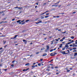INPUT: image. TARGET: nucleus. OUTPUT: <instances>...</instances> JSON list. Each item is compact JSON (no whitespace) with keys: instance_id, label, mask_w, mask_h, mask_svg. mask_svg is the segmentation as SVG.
<instances>
[{"instance_id":"4c0bfd02","label":"nucleus","mask_w":77,"mask_h":77,"mask_svg":"<svg viewBox=\"0 0 77 77\" xmlns=\"http://www.w3.org/2000/svg\"><path fill=\"white\" fill-rule=\"evenodd\" d=\"M73 52H76V51H77V50H74L73 51Z\"/></svg>"},{"instance_id":"49530a36","label":"nucleus","mask_w":77,"mask_h":77,"mask_svg":"<svg viewBox=\"0 0 77 77\" xmlns=\"http://www.w3.org/2000/svg\"><path fill=\"white\" fill-rule=\"evenodd\" d=\"M14 62H15V60H14L12 62V63H14Z\"/></svg>"},{"instance_id":"a18cd8bd","label":"nucleus","mask_w":77,"mask_h":77,"mask_svg":"<svg viewBox=\"0 0 77 77\" xmlns=\"http://www.w3.org/2000/svg\"><path fill=\"white\" fill-rule=\"evenodd\" d=\"M49 11H46V13H47V12H49Z\"/></svg>"},{"instance_id":"7ed1b4c3","label":"nucleus","mask_w":77,"mask_h":77,"mask_svg":"<svg viewBox=\"0 0 77 77\" xmlns=\"http://www.w3.org/2000/svg\"><path fill=\"white\" fill-rule=\"evenodd\" d=\"M55 54H57V53H51L50 54V56H55Z\"/></svg>"},{"instance_id":"4d7b16f0","label":"nucleus","mask_w":77,"mask_h":77,"mask_svg":"<svg viewBox=\"0 0 77 77\" xmlns=\"http://www.w3.org/2000/svg\"><path fill=\"white\" fill-rule=\"evenodd\" d=\"M66 33V32H62V33Z\"/></svg>"},{"instance_id":"5fc2aeb1","label":"nucleus","mask_w":77,"mask_h":77,"mask_svg":"<svg viewBox=\"0 0 77 77\" xmlns=\"http://www.w3.org/2000/svg\"><path fill=\"white\" fill-rule=\"evenodd\" d=\"M12 21H15V19H13L12 20Z\"/></svg>"},{"instance_id":"37998d69","label":"nucleus","mask_w":77,"mask_h":77,"mask_svg":"<svg viewBox=\"0 0 77 77\" xmlns=\"http://www.w3.org/2000/svg\"><path fill=\"white\" fill-rule=\"evenodd\" d=\"M35 64H36V63H33V65H35Z\"/></svg>"},{"instance_id":"680f3d73","label":"nucleus","mask_w":77,"mask_h":77,"mask_svg":"<svg viewBox=\"0 0 77 77\" xmlns=\"http://www.w3.org/2000/svg\"><path fill=\"white\" fill-rule=\"evenodd\" d=\"M75 75V73H73V75Z\"/></svg>"},{"instance_id":"f03ea898","label":"nucleus","mask_w":77,"mask_h":77,"mask_svg":"<svg viewBox=\"0 0 77 77\" xmlns=\"http://www.w3.org/2000/svg\"><path fill=\"white\" fill-rule=\"evenodd\" d=\"M69 47V46L68 45V44H66L64 48H66V49H68V48Z\"/></svg>"},{"instance_id":"8fccbe9b","label":"nucleus","mask_w":77,"mask_h":77,"mask_svg":"<svg viewBox=\"0 0 77 77\" xmlns=\"http://www.w3.org/2000/svg\"><path fill=\"white\" fill-rule=\"evenodd\" d=\"M55 68H58V67L57 66L55 67Z\"/></svg>"},{"instance_id":"c9c22d12","label":"nucleus","mask_w":77,"mask_h":77,"mask_svg":"<svg viewBox=\"0 0 77 77\" xmlns=\"http://www.w3.org/2000/svg\"><path fill=\"white\" fill-rule=\"evenodd\" d=\"M14 66V64H12L11 65V66H12V67H13Z\"/></svg>"},{"instance_id":"79ce46f5","label":"nucleus","mask_w":77,"mask_h":77,"mask_svg":"<svg viewBox=\"0 0 77 77\" xmlns=\"http://www.w3.org/2000/svg\"><path fill=\"white\" fill-rule=\"evenodd\" d=\"M65 39V37H63V38H62V39L63 40V39Z\"/></svg>"},{"instance_id":"0eeeda50","label":"nucleus","mask_w":77,"mask_h":77,"mask_svg":"<svg viewBox=\"0 0 77 77\" xmlns=\"http://www.w3.org/2000/svg\"><path fill=\"white\" fill-rule=\"evenodd\" d=\"M25 20H23V21H20V22L19 23V24H22V23H23V22H24V21Z\"/></svg>"},{"instance_id":"72a5a7b5","label":"nucleus","mask_w":77,"mask_h":77,"mask_svg":"<svg viewBox=\"0 0 77 77\" xmlns=\"http://www.w3.org/2000/svg\"><path fill=\"white\" fill-rule=\"evenodd\" d=\"M73 50H76V48H73Z\"/></svg>"},{"instance_id":"13d9d810","label":"nucleus","mask_w":77,"mask_h":77,"mask_svg":"<svg viewBox=\"0 0 77 77\" xmlns=\"http://www.w3.org/2000/svg\"><path fill=\"white\" fill-rule=\"evenodd\" d=\"M56 18H59V16H57L56 17Z\"/></svg>"},{"instance_id":"6e6552de","label":"nucleus","mask_w":77,"mask_h":77,"mask_svg":"<svg viewBox=\"0 0 77 77\" xmlns=\"http://www.w3.org/2000/svg\"><path fill=\"white\" fill-rule=\"evenodd\" d=\"M47 54L45 53L42 56H43V57L46 56H47Z\"/></svg>"},{"instance_id":"2eb2a0df","label":"nucleus","mask_w":77,"mask_h":77,"mask_svg":"<svg viewBox=\"0 0 77 77\" xmlns=\"http://www.w3.org/2000/svg\"><path fill=\"white\" fill-rule=\"evenodd\" d=\"M26 66H29V63H28L25 64Z\"/></svg>"},{"instance_id":"58836bf2","label":"nucleus","mask_w":77,"mask_h":77,"mask_svg":"<svg viewBox=\"0 0 77 77\" xmlns=\"http://www.w3.org/2000/svg\"><path fill=\"white\" fill-rule=\"evenodd\" d=\"M39 52H37L36 53V54H39Z\"/></svg>"},{"instance_id":"0e129e2a","label":"nucleus","mask_w":77,"mask_h":77,"mask_svg":"<svg viewBox=\"0 0 77 77\" xmlns=\"http://www.w3.org/2000/svg\"><path fill=\"white\" fill-rule=\"evenodd\" d=\"M65 50V48H63L62 49V50Z\"/></svg>"},{"instance_id":"aec40b11","label":"nucleus","mask_w":77,"mask_h":77,"mask_svg":"<svg viewBox=\"0 0 77 77\" xmlns=\"http://www.w3.org/2000/svg\"><path fill=\"white\" fill-rule=\"evenodd\" d=\"M55 40L56 41H57V42L59 41V40H58V39H55Z\"/></svg>"},{"instance_id":"ddd939ff","label":"nucleus","mask_w":77,"mask_h":77,"mask_svg":"<svg viewBox=\"0 0 77 77\" xmlns=\"http://www.w3.org/2000/svg\"><path fill=\"white\" fill-rule=\"evenodd\" d=\"M3 23H4V21H2V22H0V24H3Z\"/></svg>"},{"instance_id":"a19ab883","label":"nucleus","mask_w":77,"mask_h":77,"mask_svg":"<svg viewBox=\"0 0 77 77\" xmlns=\"http://www.w3.org/2000/svg\"><path fill=\"white\" fill-rule=\"evenodd\" d=\"M70 71V70H67V72H69Z\"/></svg>"},{"instance_id":"69168bd1","label":"nucleus","mask_w":77,"mask_h":77,"mask_svg":"<svg viewBox=\"0 0 77 77\" xmlns=\"http://www.w3.org/2000/svg\"><path fill=\"white\" fill-rule=\"evenodd\" d=\"M43 60V59H40L41 61H42V60Z\"/></svg>"},{"instance_id":"393cba45","label":"nucleus","mask_w":77,"mask_h":77,"mask_svg":"<svg viewBox=\"0 0 77 77\" xmlns=\"http://www.w3.org/2000/svg\"><path fill=\"white\" fill-rule=\"evenodd\" d=\"M32 68H35V66L34 65L33 66H32Z\"/></svg>"},{"instance_id":"774afa93","label":"nucleus","mask_w":77,"mask_h":77,"mask_svg":"<svg viewBox=\"0 0 77 77\" xmlns=\"http://www.w3.org/2000/svg\"><path fill=\"white\" fill-rule=\"evenodd\" d=\"M12 73H13V72H11V73H9V74H12Z\"/></svg>"},{"instance_id":"e433bc0d","label":"nucleus","mask_w":77,"mask_h":77,"mask_svg":"<svg viewBox=\"0 0 77 77\" xmlns=\"http://www.w3.org/2000/svg\"><path fill=\"white\" fill-rule=\"evenodd\" d=\"M15 9H17V8H18V7H16L14 8Z\"/></svg>"},{"instance_id":"de8ad7c7","label":"nucleus","mask_w":77,"mask_h":77,"mask_svg":"<svg viewBox=\"0 0 77 77\" xmlns=\"http://www.w3.org/2000/svg\"><path fill=\"white\" fill-rule=\"evenodd\" d=\"M3 12V11H1L0 12V14H2Z\"/></svg>"},{"instance_id":"338daca9","label":"nucleus","mask_w":77,"mask_h":77,"mask_svg":"<svg viewBox=\"0 0 77 77\" xmlns=\"http://www.w3.org/2000/svg\"><path fill=\"white\" fill-rule=\"evenodd\" d=\"M36 5H38V3H37Z\"/></svg>"},{"instance_id":"c85d7f7f","label":"nucleus","mask_w":77,"mask_h":77,"mask_svg":"<svg viewBox=\"0 0 77 77\" xmlns=\"http://www.w3.org/2000/svg\"><path fill=\"white\" fill-rule=\"evenodd\" d=\"M63 41V40L62 39H61L60 40V42H62Z\"/></svg>"},{"instance_id":"bb28decb","label":"nucleus","mask_w":77,"mask_h":77,"mask_svg":"<svg viewBox=\"0 0 77 77\" xmlns=\"http://www.w3.org/2000/svg\"><path fill=\"white\" fill-rule=\"evenodd\" d=\"M53 50V51H55V50H56V48H55Z\"/></svg>"},{"instance_id":"c03bdc74","label":"nucleus","mask_w":77,"mask_h":77,"mask_svg":"<svg viewBox=\"0 0 77 77\" xmlns=\"http://www.w3.org/2000/svg\"><path fill=\"white\" fill-rule=\"evenodd\" d=\"M46 14V12L43 13L42 14V15H44V14Z\"/></svg>"},{"instance_id":"052dcab7","label":"nucleus","mask_w":77,"mask_h":77,"mask_svg":"<svg viewBox=\"0 0 77 77\" xmlns=\"http://www.w3.org/2000/svg\"><path fill=\"white\" fill-rule=\"evenodd\" d=\"M70 47H72V45H70Z\"/></svg>"},{"instance_id":"a211bd4d","label":"nucleus","mask_w":77,"mask_h":77,"mask_svg":"<svg viewBox=\"0 0 77 77\" xmlns=\"http://www.w3.org/2000/svg\"><path fill=\"white\" fill-rule=\"evenodd\" d=\"M38 24H39V23H42V21H40L39 22H38Z\"/></svg>"},{"instance_id":"cd10ccee","label":"nucleus","mask_w":77,"mask_h":77,"mask_svg":"<svg viewBox=\"0 0 77 77\" xmlns=\"http://www.w3.org/2000/svg\"><path fill=\"white\" fill-rule=\"evenodd\" d=\"M30 21V20H26V22H28V21Z\"/></svg>"},{"instance_id":"3c124183","label":"nucleus","mask_w":77,"mask_h":77,"mask_svg":"<svg viewBox=\"0 0 77 77\" xmlns=\"http://www.w3.org/2000/svg\"><path fill=\"white\" fill-rule=\"evenodd\" d=\"M2 61H3V60H1V61H0L1 62H2Z\"/></svg>"},{"instance_id":"20e7f679","label":"nucleus","mask_w":77,"mask_h":77,"mask_svg":"<svg viewBox=\"0 0 77 77\" xmlns=\"http://www.w3.org/2000/svg\"><path fill=\"white\" fill-rule=\"evenodd\" d=\"M23 42H25V44H27V41H26V40H25L24 39L23 40Z\"/></svg>"},{"instance_id":"9b49d317","label":"nucleus","mask_w":77,"mask_h":77,"mask_svg":"<svg viewBox=\"0 0 77 77\" xmlns=\"http://www.w3.org/2000/svg\"><path fill=\"white\" fill-rule=\"evenodd\" d=\"M18 35H16L14 37V38H12V39H15V38H17V36H18Z\"/></svg>"},{"instance_id":"6e6d98bb","label":"nucleus","mask_w":77,"mask_h":77,"mask_svg":"<svg viewBox=\"0 0 77 77\" xmlns=\"http://www.w3.org/2000/svg\"><path fill=\"white\" fill-rule=\"evenodd\" d=\"M8 46L7 45H5V47L4 48H6V47H7Z\"/></svg>"},{"instance_id":"412c9836","label":"nucleus","mask_w":77,"mask_h":77,"mask_svg":"<svg viewBox=\"0 0 77 77\" xmlns=\"http://www.w3.org/2000/svg\"><path fill=\"white\" fill-rule=\"evenodd\" d=\"M53 51V49H51L50 50V52H52V51Z\"/></svg>"},{"instance_id":"4468645a","label":"nucleus","mask_w":77,"mask_h":77,"mask_svg":"<svg viewBox=\"0 0 77 77\" xmlns=\"http://www.w3.org/2000/svg\"><path fill=\"white\" fill-rule=\"evenodd\" d=\"M49 17V16H46L45 17V18H48Z\"/></svg>"},{"instance_id":"4be33fe9","label":"nucleus","mask_w":77,"mask_h":77,"mask_svg":"<svg viewBox=\"0 0 77 77\" xmlns=\"http://www.w3.org/2000/svg\"><path fill=\"white\" fill-rule=\"evenodd\" d=\"M77 53H75L74 56H77Z\"/></svg>"},{"instance_id":"603ef678","label":"nucleus","mask_w":77,"mask_h":77,"mask_svg":"<svg viewBox=\"0 0 77 77\" xmlns=\"http://www.w3.org/2000/svg\"><path fill=\"white\" fill-rule=\"evenodd\" d=\"M64 43H65V42H62V44H64Z\"/></svg>"},{"instance_id":"1a4fd4ad","label":"nucleus","mask_w":77,"mask_h":77,"mask_svg":"<svg viewBox=\"0 0 77 77\" xmlns=\"http://www.w3.org/2000/svg\"><path fill=\"white\" fill-rule=\"evenodd\" d=\"M61 53L62 54H65V51H64L63 52H61Z\"/></svg>"},{"instance_id":"423d86ee","label":"nucleus","mask_w":77,"mask_h":77,"mask_svg":"<svg viewBox=\"0 0 77 77\" xmlns=\"http://www.w3.org/2000/svg\"><path fill=\"white\" fill-rule=\"evenodd\" d=\"M44 17H45V16L44 15L42 16H41V19H44Z\"/></svg>"},{"instance_id":"9d476101","label":"nucleus","mask_w":77,"mask_h":77,"mask_svg":"<svg viewBox=\"0 0 77 77\" xmlns=\"http://www.w3.org/2000/svg\"><path fill=\"white\" fill-rule=\"evenodd\" d=\"M21 21V20H19L17 21V23H20Z\"/></svg>"},{"instance_id":"473e14b6","label":"nucleus","mask_w":77,"mask_h":77,"mask_svg":"<svg viewBox=\"0 0 77 77\" xmlns=\"http://www.w3.org/2000/svg\"><path fill=\"white\" fill-rule=\"evenodd\" d=\"M49 14H50L47 13V14H46V15H49Z\"/></svg>"},{"instance_id":"f704fd0d","label":"nucleus","mask_w":77,"mask_h":77,"mask_svg":"<svg viewBox=\"0 0 77 77\" xmlns=\"http://www.w3.org/2000/svg\"><path fill=\"white\" fill-rule=\"evenodd\" d=\"M74 42V40H72L71 42H70L71 43H72V42Z\"/></svg>"},{"instance_id":"6ab92c4d","label":"nucleus","mask_w":77,"mask_h":77,"mask_svg":"<svg viewBox=\"0 0 77 77\" xmlns=\"http://www.w3.org/2000/svg\"><path fill=\"white\" fill-rule=\"evenodd\" d=\"M44 49H45L44 48H42V49H41V50H42V51L44 50Z\"/></svg>"},{"instance_id":"5701e85b","label":"nucleus","mask_w":77,"mask_h":77,"mask_svg":"<svg viewBox=\"0 0 77 77\" xmlns=\"http://www.w3.org/2000/svg\"><path fill=\"white\" fill-rule=\"evenodd\" d=\"M54 44H58V42H55L54 43Z\"/></svg>"},{"instance_id":"39448f33","label":"nucleus","mask_w":77,"mask_h":77,"mask_svg":"<svg viewBox=\"0 0 77 77\" xmlns=\"http://www.w3.org/2000/svg\"><path fill=\"white\" fill-rule=\"evenodd\" d=\"M29 69V68H28L26 69H24L23 70V71H27V70Z\"/></svg>"},{"instance_id":"f3484780","label":"nucleus","mask_w":77,"mask_h":77,"mask_svg":"<svg viewBox=\"0 0 77 77\" xmlns=\"http://www.w3.org/2000/svg\"><path fill=\"white\" fill-rule=\"evenodd\" d=\"M71 42H70L69 43H68L67 44V45H68V44H71Z\"/></svg>"},{"instance_id":"ea45409f","label":"nucleus","mask_w":77,"mask_h":77,"mask_svg":"<svg viewBox=\"0 0 77 77\" xmlns=\"http://www.w3.org/2000/svg\"><path fill=\"white\" fill-rule=\"evenodd\" d=\"M47 71H50V70L49 69H47Z\"/></svg>"},{"instance_id":"a878e982","label":"nucleus","mask_w":77,"mask_h":77,"mask_svg":"<svg viewBox=\"0 0 77 77\" xmlns=\"http://www.w3.org/2000/svg\"><path fill=\"white\" fill-rule=\"evenodd\" d=\"M41 64H40V63H38V66H41Z\"/></svg>"},{"instance_id":"f257e3e1","label":"nucleus","mask_w":77,"mask_h":77,"mask_svg":"<svg viewBox=\"0 0 77 77\" xmlns=\"http://www.w3.org/2000/svg\"><path fill=\"white\" fill-rule=\"evenodd\" d=\"M47 48V49H46V50L45 51V52H47L48 51V50H49V46L48 45H47L46 46Z\"/></svg>"},{"instance_id":"e2e57ef3","label":"nucleus","mask_w":77,"mask_h":77,"mask_svg":"<svg viewBox=\"0 0 77 77\" xmlns=\"http://www.w3.org/2000/svg\"><path fill=\"white\" fill-rule=\"evenodd\" d=\"M58 31H59H59H61V29H60L58 30Z\"/></svg>"},{"instance_id":"7c9ffc66","label":"nucleus","mask_w":77,"mask_h":77,"mask_svg":"<svg viewBox=\"0 0 77 77\" xmlns=\"http://www.w3.org/2000/svg\"><path fill=\"white\" fill-rule=\"evenodd\" d=\"M72 39H74V37H71V38Z\"/></svg>"},{"instance_id":"09e8293b","label":"nucleus","mask_w":77,"mask_h":77,"mask_svg":"<svg viewBox=\"0 0 77 77\" xmlns=\"http://www.w3.org/2000/svg\"><path fill=\"white\" fill-rule=\"evenodd\" d=\"M33 54H31L30 55V57H32Z\"/></svg>"},{"instance_id":"f8f14e48","label":"nucleus","mask_w":77,"mask_h":77,"mask_svg":"<svg viewBox=\"0 0 77 77\" xmlns=\"http://www.w3.org/2000/svg\"><path fill=\"white\" fill-rule=\"evenodd\" d=\"M30 73H31V74H33V73H34V72H33V71H30Z\"/></svg>"},{"instance_id":"864d4df0","label":"nucleus","mask_w":77,"mask_h":77,"mask_svg":"<svg viewBox=\"0 0 77 77\" xmlns=\"http://www.w3.org/2000/svg\"><path fill=\"white\" fill-rule=\"evenodd\" d=\"M53 61V60H51L50 61V62H52V61Z\"/></svg>"},{"instance_id":"b1692460","label":"nucleus","mask_w":77,"mask_h":77,"mask_svg":"<svg viewBox=\"0 0 77 77\" xmlns=\"http://www.w3.org/2000/svg\"><path fill=\"white\" fill-rule=\"evenodd\" d=\"M76 57H75V55H74V56H73V59H75Z\"/></svg>"},{"instance_id":"bf43d9fd","label":"nucleus","mask_w":77,"mask_h":77,"mask_svg":"<svg viewBox=\"0 0 77 77\" xmlns=\"http://www.w3.org/2000/svg\"><path fill=\"white\" fill-rule=\"evenodd\" d=\"M73 14H75V12H73Z\"/></svg>"},{"instance_id":"c756f323","label":"nucleus","mask_w":77,"mask_h":77,"mask_svg":"<svg viewBox=\"0 0 77 77\" xmlns=\"http://www.w3.org/2000/svg\"><path fill=\"white\" fill-rule=\"evenodd\" d=\"M77 40H76V41H75V44L76 45H77Z\"/></svg>"},{"instance_id":"2f4dec72","label":"nucleus","mask_w":77,"mask_h":77,"mask_svg":"<svg viewBox=\"0 0 77 77\" xmlns=\"http://www.w3.org/2000/svg\"><path fill=\"white\" fill-rule=\"evenodd\" d=\"M25 23H26V22H24L23 23H21L22 24H24Z\"/></svg>"},{"instance_id":"dca6fc26","label":"nucleus","mask_w":77,"mask_h":77,"mask_svg":"<svg viewBox=\"0 0 77 77\" xmlns=\"http://www.w3.org/2000/svg\"><path fill=\"white\" fill-rule=\"evenodd\" d=\"M23 8L22 7H20V8H19L18 7V9H21Z\"/></svg>"}]
</instances>
